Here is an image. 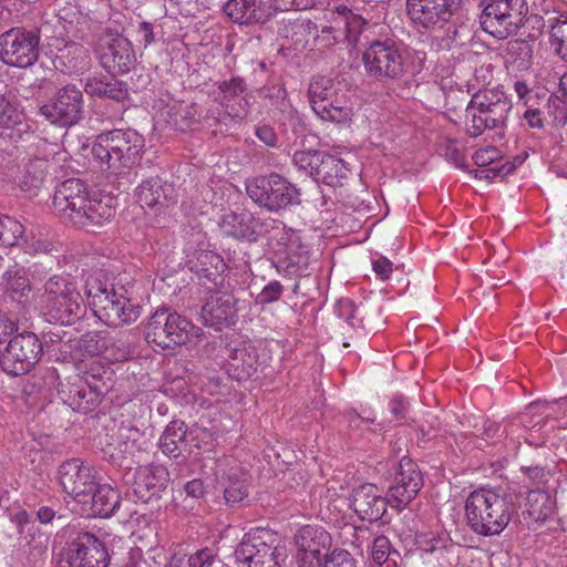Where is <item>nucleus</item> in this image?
I'll list each match as a JSON object with an SVG mask.
<instances>
[{
  "label": "nucleus",
  "instance_id": "19",
  "mask_svg": "<svg viewBox=\"0 0 567 567\" xmlns=\"http://www.w3.org/2000/svg\"><path fill=\"white\" fill-rule=\"evenodd\" d=\"M195 236L200 247L195 249L190 241L187 244V264L200 279H206L217 287L224 280L227 266L219 254L205 248L204 235L197 233Z\"/></svg>",
  "mask_w": 567,
  "mask_h": 567
},
{
  "label": "nucleus",
  "instance_id": "53",
  "mask_svg": "<svg viewBox=\"0 0 567 567\" xmlns=\"http://www.w3.org/2000/svg\"><path fill=\"white\" fill-rule=\"evenodd\" d=\"M316 567H355V561L347 550L334 549Z\"/></svg>",
  "mask_w": 567,
  "mask_h": 567
},
{
  "label": "nucleus",
  "instance_id": "48",
  "mask_svg": "<svg viewBox=\"0 0 567 567\" xmlns=\"http://www.w3.org/2000/svg\"><path fill=\"white\" fill-rule=\"evenodd\" d=\"M341 486L337 483H331L320 491L319 504L321 511L324 508L330 514H339L341 512V505L346 504V501L339 494Z\"/></svg>",
  "mask_w": 567,
  "mask_h": 567
},
{
  "label": "nucleus",
  "instance_id": "51",
  "mask_svg": "<svg viewBox=\"0 0 567 567\" xmlns=\"http://www.w3.org/2000/svg\"><path fill=\"white\" fill-rule=\"evenodd\" d=\"M547 114L554 125L564 126L567 123V102L557 95H550L547 101Z\"/></svg>",
  "mask_w": 567,
  "mask_h": 567
},
{
  "label": "nucleus",
  "instance_id": "45",
  "mask_svg": "<svg viewBox=\"0 0 567 567\" xmlns=\"http://www.w3.org/2000/svg\"><path fill=\"white\" fill-rule=\"evenodd\" d=\"M6 291L12 298L22 297L30 290V282L23 268L10 269L3 277Z\"/></svg>",
  "mask_w": 567,
  "mask_h": 567
},
{
  "label": "nucleus",
  "instance_id": "57",
  "mask_svg": "<svg viewBox=\"0 0 567 567\" xmlns=\"http://www.w3.org/2000/svg\"><path fill=\"white\" fill-rule=\"evenodd\" d=\"M216 564H220V561L210 549L199 550L188 559L189 567H214Z\"/></svg>",
  "mask_w": 567,
  "mask_h": 567
},
{
  "label": "nucleus",
  "instance_id": "59",
  "mask_svg": "<svg viewBox=\"0 0 567 567\" xmlns=\"http://www.w3.org/2000/svg\"><path fill=\"white\" fill-rule=\"evenodd\" d=\"M59 20L64 22L63 29L70 32L71 27L76 24L82 19L81 13L78 11L75 6L61 8L58 12Z\"/></svg>",
  "mask_w": 567,
  "mask_h": 567
},
{
  "label": "nucleus",
  "instance_id": "41",
  "mask_svg": "<svg viewBox=\"0 0 567 567\" xmlns=\"http://www.w3.org/2000/svg\"><path fill=\"white\" fill-rule=\"evenodd\" d=\"M171 185L163 184L158 177L144 181L136 189V198L141 207L153 208L167 200V190Z\"/></svg>",
  "mask_w": 567,
  "mask_h": 567
},
{
  "label": "nucleus",
  "instance_id": "2",
  "mask_svg": "<svg viewBox=\"0 0 567 567\" xmlns=\"http://www.w3.org/2000/svg\"><path fill=\"white\" fill-rule=\"evenodd\" d=\"M144 150V137L135 130H113L95 138L91 155L102 171L122 175L140 163Z\"/></svg>",
  "mask_w": 567,
  "mask_h": 567
},
{
  "label": "nucleus",
  "instance_id": "15",
  "mask_svg": "<svg viewBox=\"0 0 567 567\" xmlns=\"http://www.w3.org/2000/svg\"><path fill=\"white\" fill-rule=\"evenodd\" d=\"M102 66L111 73L124 74L130 72L136 63V55L132 43L123 35L106 31L95 45Z\"/></svg>",
  "mask_w": 567,
  "mask_h": 567
},
{
  "label": "nucleus",
  "instance_id": "21",
  "mask_svg": "<svg viewBox=\"0 0 567 567\" xmlns=\"http://www.w3.org/2000/svg\"><path fill=\"white\" fill-rule=\"evenodd\" d=\"M146 439L144 433L131 425L122 424L113 434H106L102 444L104 457L115 464H122L127 456L145 447Z\"/></svg>",
  "mask_w": 567,
  "mask_h": 567
},
{
  "label": "nucleus",
  "instance_id": "42",
  "mask_svg": "<svg viewBox=\"0 0 567 567\" xmlns=\"http://www.w3.org/2000/svg\"><path fill=\"white\" fill-rule=\"evenodd\" d=\"M352 103L342 93L337 99L331 100L324 107H320L317 115L323 121H330L339 124H349L353 117Z\"/></svg>",
  "mask_w": 567,
  "mask_h": 567
},
{
  "label": "nucleus",
  "instance_id": "12",
  "mask_svg": "<svg viewBox=\"0 0 567 567\" xmlns=\"http://www.w3.org/2000/svg\"><path fill=\"white\" fill-rule=\"evenodd\" d=\"M274 252L279 274L288 277L306 275L310 265V254L299 233L285 228L277 231Z\"/></svg>",
  "mask_w": 567,
  "mask_h": 567
},
{
  "label": "nucleus",
  "instance_id": "4",
  "mask_svg": "<svg viewBox=\"0 0 567 567\" xmlns=\"http://www.w3.org/2000/svg\"><path fill=\"white\" fill-rule=\"evenodd\" d=\"M86 297L94 316L104 324L121 327L137 320L140 308L114 291L99 278L90 277L85 284Z\"/></svg>",
  "mask_w": 567,
  "mask_h": 567
},
{
  "label": "nucleus",
  "instance_id": "62",
  "mask_svg": "<svg viewBox=\"0 0 567 567\" xmlns=\"http://www.w3.org/2000/svg\"><path fill=\"white\" fill-rule=\"evenodd\" d=\"M257 137L265 143L267 146L274 147L277 145L278 137L274 128L267 125H262L256 128Z\"/></svg>",
  "mask_w": 567,
  "mask_h": 567
},
{
  "label": "nucleus",
  "instance_id": "47",
  "mask_svg": "<svg viewBox=\"0 0 567 567\" xmlns=\"http://www.w3.org/2000/svg\"><path fill=\"white\" fill-rule=\"evenodd\" d=\"M111 334L90 332L81 339L82 350L91 357H99L103 362L104 352L110 342Z\"/></svg>",
  "mask_w": 567,
  "mask_h": 567
},
{
  "label": "nucleus",
  "instance_id": "9",
  "mask_svg": "<svg viewBox=\"0 0 567 567\" xmlns=\"http://www.w3.org/2000/svg\"><path fill=\"white\" fill-rule=\"evenodd\" d=\"M484 3L481 27L496 39L515 34L527 12L525 0H484Z\"/></svg>",
  "mask_w": 567,
  "mask_h": 567
},
{
  "label": "nucleus",
  "instance_id": "3",
  "mask_svg": "<svg viewBox=\"0 0 567 567\" xmlns=\"http://www.w3.org/2000/svg\"><path fill=\"white\" fill-rule=\"evenodd\" d=\"M465 512L472 529L483 536L501 534L515 512L512 498L492 488L473 491L465 503Z\"/></svg>",
  "mask_w": 567,
  "mask_h": 567
},
{
  "label": "nucleus",
  "instance_id": "55",
  "mask_svg": "<svg viewBox=\"0 0 567 567\" xmlns=\"http://www.w3.org/2000/svg\"><path fill=\"white\" fill-rule=\"evenodd\" d=\"M282 292V285L277 280H272L264 287L261 292L257 296L256 302L259 305L275 302L281 297Z\"/></svg>",
  "mask_w": 567,
  "mask_h": 567
},
{
  "label": "nucleus",
  "instance_id": "1",
  "mask_svg": "<svg viewBox=\"0 0 567 567\" xmlns=\"http://www.w3.org/2000/svg\"><path fill=\"white\" fill-rule=\"evenodd\" d=\"M114 198L89 192L80 179L64 181L55 190L53 207L63 218L78 226L103 225L115 214Z\"/></svg>",
  "mask_w": 567,
  "mask_h": 567
},
{
  "label": "nucleus",
  "instance_id": "22",
  "mask_svg": "<svg viewBox=\"0 0 567 567\" xmlns=\"http://www.w3.org/2000/svg\"><path fill=\"white\" fill-rule=\"evenodd\" d=\"M296 542L300 550L298 567H316L331 553V537L322 527H302Z\"/></svg>",
  "mask_w": 567,
  "mask_h": 567
},
{
  "label": "nucleus",
  "instance_id": "20",
  "mask_svg": "<svg viewBox=\"0 0 567 567\" xmlns=\"http://www.w3.org/2000/svg\"><path fill=\"white\" fill-rule=\"evenodd\" d=\"M69 567H107L109 555L104 545L91 533H81L66 550Z\"/></svg>",
  "mask_w": 567,
  "mask_h": 567
},
{
  "label": "nucleus",
  "instance_id": "63",
  "mask_svg": "<svg viewBox=\"0 0 567 567\" xmlns=\"http://www.w3.org/2000/svg\"><path fill=\"white\" fill-rule=\"evenodd\" d=\"M17 331L18 326L13 320L0 316V343L9 338L11 339Z\"/></svg>",
  "mask_w": 567,
  "mask_h": 567
},
{
  "label": "nucleus",
  "instance_id": "35",
  "mask_svg": "<svg viewBox=\"0 0 567 567\" xmlns=\"http://www.w3.org/2000/svg\"><path fill=\"white\" fill-rule=\"evenodd\" d=\"M309 101L317 114L320 107H324L331 100L337 99L341 92L340 83L326 76L313 78L308 89Z\"/></svg>",
  "mask_w": 567,
  "mask_h": 567
},
{
  "label": "nucleus",
  "instance_id": "14",
  "mask_svg": "<svg viewBox=\"0 0 567 567\" xmlns=\"http://www.w3.org/2000/svg\"><path fill=\"white\" fill-rule=\"evenodd\" d=\"M40 113L54 125L72 126L82 118L83 94L75 85H65L50 102L40 107Z\"/></svg>",
  "mask_w": 567,
  "mask_h": 567
},
{
  "label": "nucleus",
  "instance_id": "64",
  "mask_svg": "<svg viewBox=\"0 0 567 567\" xmlns=\"http://www.w3.org/2000/svg\"><path fill=\"white\" fill-rule=\"evenodd\" d=\"M187 496L193 498H200L205 495L206 489L202 480H192L184 486Z\"/></svg>",
  "mask_w": 567,
  "mask_h": 567
},
{
  "label": "nucleus",
  "instance_id": "29",
  "mask_svg": "<svg viewBox=\"0 0 567 567\" xmlns=\"http://www.w3.org/2000/svg\"><path fill=\"white\" fill-rule=\"evenodd\" d=\"M30 130L14 97L10 93H0V137L17 142Z\"/></svg>",
  "mask_w": 567,
  "mask_h": 567
},
{
  "label": "nucleus",
  "instance_id": "34",
  "mask_svg": "<svg viewBox=\"0 0 567 567\" xmlns=\"http://www.w3.org/2000/svg\"><path fill=\"white\" fill-rule=\"evenodd\" d=\"M23 226L16 219L0 215V241L3 246L21 245L27 252H38L45 249L44 243H29L22 237Z\"/></svg>",
  "mask_w": 567,
  "mask_h": 567
},
{
  "label": "nucleus",
  "instance_id": "52",
  "mask_svg": "<svg viewBox=\"0 0 567 567\" xmlns=\"http://www.w3.org/2000/svg\"><path fill=\"white\" fill-rule=\"evenodd\" d=\"M370 551L373 561L379 566L384 564L392 554H396L392 550L389 538L383 535L377 536L373 539Z\"/></svg>",
  "mask_w": 567,
  "mask_h": 567
},
{
  "label": "nucleus",
  "instance_id": "27",
  "mask_svg": "<svg viewBox=\"0 0 567 567\" xmlns=\"http://www.w3.org/2000/svg\"><path fill=\"white\" fill-rule=\"evenodd\" d=\"M237 300L233 295L210 297L202 308L200 317L205 326L217 331L234 326L237 321Z\"/></svg>",
  "mask_w": 567,
  "mask_h": 567
},
{
  "label": "nucleus",
  "instance_id": "39",
  "mask_svg": "<svg viewBox=\"0 0 567 567\" xmlns=\"http://www.w3.org/2000/svg\"><path fill=\"white\" fill-rule=\"evenodd\" d=\"M49 168V164L43 158L31 159L22 172L19 181V187L28 196L37 195L38 190L42 187L44 178Z\"/></svg>",
  "mask_w": 567,
  "mask_h": 567
},
{
  "label": "nucleus",
  "instance_id": "36",
  "mask_svg": "<svg viewBox=\"0 0 567 567\" xmlns=\"http://www.w3.org/2000/svg\"><path fill=\"white\" fill-rule=\"evenodd\" d=\"M86 504H91V514L106 517L120 506V495L107 484L97 485L89 493Z\"/></svg>",
  "mask_w": 567,
  "mask_h": 567
},
{
  "label": "nucleus",
  "instance_id": "30",
  "mask_svg": "<svg viewBox=\"0 0 567 567\" xmlns=\"http://www.w3.org/2000/svg\"><path fill=\"white\" fill-rule=\"evenodd\" d=\"M48 54L70 72L84 70L89 66V50L81 43L66 41L61 37H52L48 41Z\"/></svg>",
  "mask_w": 567,
  "mask_h": 567
},
{
  "label": "nucleus",
  "instance_id": "61",
  "mask_svg": "<svg viewBox=\"0 0 567 567\" xmlns=\"http://www.w3.org/2000/svg\"><path fill=\"white\" fill-rule=\"evenodd\" d=\"M408 408L409 402L402 396L393 398L389 403V410L398 421L405 419Z\"/></svg>",
  "mask_w": 567,
  "mask_h": 567
},
{
  "label": "nucleus",
  "instance_id": "5",
  "mask_svg": "<svg viewBox=\"0 0 567 567\" xmlns=\"http://www.w3.org/2000/svg\"><path fill=\"white\" fill-rule=\"evenodd\" d=\"M41 303L47 315L63 326L73 324L85 311L78 285L61 276H53L44 284Z\"/></svg>",
  "mask_w": 567,
  "mask_h": 567
},
{
  "label": "nucleus",
  "instance_id": "58",
  "mask_svg": "<svg viewBox=\"0 0 567 567\" xmlns=\"http://www.w3.org/2000/svg\"><path fill=\"white\" fill-rule=\"evenodd\" d=\"M499 156L501 152L496 147L488 146L476 151L473 155V161L477 166H487L498 159Z\"/></svg>",
  "mask_w": 567,
  "mask_h": 567
},
{
  "label": "nucleus",
  "instance_id": "11",
  "mask_svg": "<svg viewBox=\"0 0 567 567\" xmlns=\"http://www.w3.org/2000/svg\"><path fill=\"white\" fill-rule=\"evenodd\" d=\"M248 196L259 206L278 212L299 203V192L295 185L279 174L259 176L246 184Z\"/></svg>",
  "mask_w": 567,
  "mask_h": 567
},
{
  "label": "nucleus",
  "instance_id": "38",
  "mask_svg": "<svg viewBox=\"0 0 567 567\" xmlns=\"http://www.w3.org/2000/svg\"><path fill=\"white\" fill-rule=\"evenodd\" d=\"M219 228L226 236L250 238L255 234V220L249 213H228L221 217Z\"/></svg>",
  "mask_w": 567,
  "mask_h": 567
},
{
  "label": "nucleus",
  "instance_id": "28",
  "mask_svg": "<svg viewBox=\"0 0 567 567\" xmlns=\"http://www.w3.org/2000/svg\"><path fill=\"white\" fill-rule=\"evenodd\" d=\"M169 481L167 470L163 465H145L134 474L133 492L143 503L158 498Z\"/></svg>",
  "mask_w": 567,
  "mask_h": 567
},
{
  "label": "nucleus",
  "instance_id": "33",
  "mask_svg": "<svg viewBox=\"0 0 567 567\" xmlns=\"http://www.w3.org/2000/svg\"><path fill=\"white\" fill-rule=\"evenodd\" d=\"M258 370V355L250 343H244L231 350L228 355L227 371L238 381L252 377Z\"/></svg>",
  "mask_w": 567,
  "mask_h": 567
},
{
  "label": "nucleus",
  "instance_id": "49",
  "mask_svg": "<svg viewBox=\"0 0 567 567\" xmlns=\"http://www.w3.org/2000/svg\"><path fill=\"white\" fill-rule=\"evenodd\" d=\"M131 349L128 343L122 338L111 336L110 342L104 352L103 362L111 364L115 362H122L131 357Z\"/></svg>",
  "mask_w": 567,
  "mask_h": 567
},
{
  "label": "nucleus",
  "instance_id": "23",
  "mask_svg": "<svg viewBox=\"0 0 567 567\" xmlns=\"http://www.w3.org/2000/svg\"><path fill=\"white\" fill-rule=\"evenodd\" d=\"M453 0H406L412 22L425 29L441 28L452 17Z\"/></svg>",
  "mask_w": 567,
  "mask_h": 567
},
{
  "label": "nucleus",
  "instance_id": "16",
  "mask_svg": "<svg viewBox=\"0 0 567 567\" xmlns=\"http://www.w3.org/2000/svg\"><path fill=\"white\" fill-rule=\"evenodd\" d=\"M299 8L296 0H228L223 10L238 23L264 22L275 11Z\"/></svg>",
  "mask_w": 567,
  "mask_h": 567
},
{
  "label": "nucleus",
  "instance_id": "37",
  "mask_svg": "<svg viewBox=\"0 0 567 567\" xmlns=\"http://www.w3.org/2000/svg\"><path fill=\"white\" fill-rule=\"evenodd\" d=\"M316 169L313 179L329 186L341 185L349 173V168L343 159L329 154H322Z\"/></svg>",
  "mask_w": 567,
  "mask_h": 567
},
{
  "label": "nucleus",
  "instance_id": "54",
  "mask_svg": "<svg viewBox=\"0 0 567 567\" xmlns=\"http://www.w3.org/2000/svg\"><path fill=\"white\" fill-rule=\"evenodd\" d=\"M447 537L445 534L427 533L417 537V544L425 553H434L445 547Z\"/></svg>",
  "mask_w": 567,
  "mask_h": 567
},
{
  "label": "nucleus",
  "instance_id": "10",
  "mask_svg": "<svg viewBox=\"0 0 567 567\" xmlns=\"http://www.w3.org/2000/svg\"><path fill=\"white\" fill-rule=\"evenodd\" d=\"M42 354L43 346L35 333H16L0 352V368L11 377L24 375L35 367Z\"/></svg>",
  "mask_w": 567,
  "mask_h": 567
},
{
  "label": "nucleus",
  "instance_id": "25",
  "mask_svg": "<svg viewBox=\"0 0 567 567\" xmlns=\"http://www.w3.org/2000/svg\"><path fill=\"white\" fill-rule=\"evenodd\" d=\"M422 476L411 461L401 462L395 483L389 488L388 503L399 509L404 508L419 493Z\"/></svg>",
  "mask_w": 567,
  "mask_h": 567
},
{
  "label": "nucleus",
  "instance_id": "6",
  "mask_svg": "<svg viewBox=\"0 0 567 567\" xmlns=\"http://www.w3.org/2000/svg\"><path fill=\"white\" fill-rule=\"evenodd\" d=\"M235 556L247 567H282L287 550L276 534L257 528L244 535Z\"/></svg>",
  "mask_w": 567,
  "mask_h": 567
},
{
  "label": "nucleus",
  "instance_id": "18",
  "mask_svg": "<svg viewBox=\"0 0 567 567\" xmlns=\"http://www.w3.org/2000/svg\"><path fill=\"white\" fill-rule=\"evenodd\" d=\"M59 481L66 494L84 505L95 486L93 468L80 458L69 460L60 466Z\"/></svg>",
  "mask_w": 567,
  "mask_h": 567
},
{
  "label": "nucleus",
  "instance_id": "43",
  "mask_svg": "<svg viewBox=\"0 0 567 567\" xmlns=\"http://www.w3.org/2000/svg\"><path fill=\"white\" fill-rule=\"evenodd\" d=\"M218 89L220 93L223 94V101L221 103L229 109V113L239 120H243L248 114V102L246 99H243V104L240 103L239 109L235 110L230 105V101L234 97L239 96L241 93L245 92V84L244 81L239 78H233L229 81H223L219 83Z\"/></svg>",
  "mask_w": 567,
  "mask_h": 567
},
{
  "label": "nucleus",
  "instance_id": "31",
  "mask_svg": "<svg viewBox=\"0 0 567 567\" xmlns=\"http://www.w3.org/2000/svg\"><path fill=\"white\" fill-rule=\"evenodd\" d=\"M527 476L532 483V489L528 493L527 502L530 507V514L536 519H545L554 511V502L549 494L542 488L545 484L546 473L542 467L535 466L527 470Z\"/></svg>",
  "mask_w": 567,
  "mask_h": 567
},
{
  "label": "nucleus",
  "instance_id": "60",
  "mask_svg": "<svg viewBox=\"0 0 567 567\" xmlns=\"http://www.w3.org/2000/svg\"><path fill=\"white\" fill-rule=\"evenodd\" d=\"M372 268L377 277L381 280L389 279L393 271L392 262L383 256L372 260Z\"/></svg>",
  "mask_w": 567,
  "mask_h": 567
},
{
  "label": "nucleus",
  "instance_id": "17",
  "mask_svg": "<svg viewBox=\"0 0 567 567\" xmlns=\"http://www.w3.org/2000/svg\"><path fill=\"white\" fill-rule=\"evenodd\" d=\"M214 475L224 487L227 504L234 506L247 498L249 475L235 457L224 455L217 458Z\"/></svg>",
  "mask_w": 567,
  "mask_h": 567
},
{
  "label": "nucleus",
  "instance_id": "32",
  "mask_svg": "<svg viewBox=\"0 0 567 567\" xmlns=\"http://www.w3.org/2000/svg\"><path fill=\"white\" fill-rule=\"evenodd\" d=\"M474 99L492 127L504 125L512 109V103L503 92L489 90L474 95Z\"/></svg>",
  "mask_w": 567,
  "mask_h": 567
},
{
  "label": "nucleus",
  "instance_id": "24",
  "mask_svg": "<svg viewBox=\"0 0 567 567\" xmlns=\"http://www.w3.org/2000/svg\"><path fill=\"white\" fill-rule=\"evenodd\" d=\"M206 435L203 429L187 430L182 421H172L159 439V447L164 454L177 457L184 452H193V447L200 449L198 439Z\"/></svg>",
  "mask_w": 567,
  "mask_h": 567
},
{
  "label": "nucleus",
  "instance_id": "7",
  "mask_svg": "<svg viewBox=\"0 0 567 567\" xmlns=\"http://www.w3.org/2000/svg\"><path fill=\"white\" fill-rule=\"evenodd\" d=\"M399 47L390 41H374L362 54L365 73L378 81L401 79L408 71L406 56Z\"/></svg>",
  "mask_w": 567,
  "mask_h": 567
},
{
  "label": "nucleus",
  "instance_id": "40",
  "mask_svg": "<svg viewBox=\"0 0 567 567\" xmlns=\"http://www.w3.org/2000/svg\"><path fill=\"white\" fill-rule=\"evenodd\" d=\"M109 389L110 385L105 381L95 379L94 374L87 373L83 385L74 394L78 396L79 408L82 410L94 409Z\"/></svg>",
  "mask_w": 567,
  "mask_h": 567
},
{
  "label": "nucleus",
  "instance_id": "44",
  "mask_svg": "<svg viewBox=\"0 0 567 567\" xmlns=\"http://www.w3.org/2000/svg\"><path fill=\"white\" fill-rule=\"evenodd\" d=\"M547 23L550 28L551 45L564 60H567V17L564 14L550 17Z\"/></svg>",
  "mask_w": 567,
  "mask_h": 567
},
{
  "label": "nucleus",
  "instance_id": "56",
  "mask_svg": "<svg viewBox=\"0 0 567 567\" xmlns=\"http://www.w3.org/2000/svg\"><path fill=\"white\" fill-rule=\"evenodd\" d=\"M359 309L354 303L349 300H340L338 303V315L343 318L350 326L357 327L360 321L358 320Z\"/></svg>",
  "mask_w": 567,
  "mask_h": 567
},
{
  "label": "nucleus",
  "instance_id": "26",
  "mask_svg": "<svg viewBox=\"0 0 567 567\" xmlns=\"http://www.w3.org/2000/svg\"><path fill=\"white\" fill-rule=\"evenodd\" d=\"M388 499L383 498L373 484H362L353 488L349 505L362 520L375 522L386 511Z\"/></svg>",
  "mask_w": 567,
  "mask_h": 567
},
{
  "label": "nucleus",
  "instance_id": "8",
  "mask_svg": "<svg viewBox=\"0 0 567 567\" xmlns=\"http://www.w3.org/2000/svg\"><path fill=\"white\" fill-rule=\"evenodd\" d=\"M196 327L185 317L168 309H157L146 326V340L163 349L182 346L196 334Z\"/></svg>",
  "mask_w": 567,
  "mask_h": 567
},
{
  "label": "nucleus",
  "instance_id": "50",
  "mask_svg": "<svg viewBox=\"0 0 567 567\" xmlns=\"http://www.w3.org/2000/svg\"><path fill=\"white\" fill-rule=\"evenodd\" d=\"M322 154L323 153L317 151H298L293 154L292 162L299 171L305 172L313 178Z\"/></svg>",
  "mask_w": 567,
  "mask_h": 567
},
{
  "label": "nucleus",
  "instance_id": "13",
  "mask_svg": "<svg viewBox=\"0 0 567 567\" xmlns=\"http://www.w3.org/2000/svg\"><path fill=\"white\" fill-rule=\"evenodd\" d=\"M39 42L35 31L10 29L0 35V58L8 65L28 68L39 58Z\"/></svg>",
  "mask_w": 567,
  "mask_h": 567
},
{
  "label": "nucleus",
  "instance_id": "46",
  "mask_svg": "<svg viewBox=\"0 0 567 567\" xmlns=\"http://www.w3.org/2000/svg\"><path fill=\"white\" fill-rule=\"evenodd\" d=\"M474 96L466 107L467 132L471 136L481 135L486 128H493L488 120L483 115V111L476 104Z\"/></svg>",
  "mask_w": 567,
  "mask_h": 567
}]
</instances>
